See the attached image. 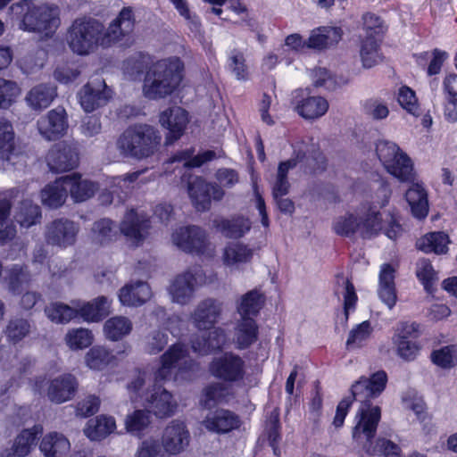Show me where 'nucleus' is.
I'll return each mask as SVG.
<instances>
[{"instance_id":"f8f14e48","label":"nucleus","mask_w":457,"mask_h":457,"mask_svg":"<svg viewBox=\"0 0 457 457\" xmlns=\"http://www.w3.org/2000/svg\"><path fill=\"white\" fill-rule=\"evenodd\" d=\"M209 372L212 377L228 384H237L245 378V362L234 353H225L212 360Z\"/></svg>"},{"instance_id":"4c0bfd02","label":"nucleus","mask_w":457,"mask_h":457,"mask_svg":"<svg viewBox=\"0 0 457 457\" xmlns=\"http://www.w3.org/2000/svg\"><path fill=\"white\" fill-rule=\"evenodd\" d=\"M116 360L112 352L104 345L91 347L84 357L86 366L91 370L101 371L112 365Z\"/></svg>"},{"instance_id":"bf43d9fd","label":"nucleus","mask_w":457,"mask_h":457,"mask_svg":"<svg viewBox=\"0 0 457 457\" xmlns=\"http://www.w3.org/2000/svg\"><path fill=\"white\" fill-rule=\"evenodd\" d=\"M381 39L365 38L361 45L360 55L362 64L366 68H371L381 59L379 53V42Z\"/></svg>"},{"instance_id":"37998d69","label":"nucleus","mask_w":457,"mask_h":457,"mask_svg":"<svg viewBox=\"0 0 457 457\" xmlns=\"http://www.w3.org/2000/svg\"><path fill=\"white\" fill-rule=\"evenodd\" d=\"M405 197L414 217L422 219L427 216L428 212V197L421 185H412L406 192Z\"/></svg>"},{"instance_id":"cd10ccee","label":"nucleus","mask_w":457,"mask_h":457,"mask_svg":"<svg viewBox=\"0 0 457 457\" xmlns=\"http://www.w3.org/2000/svg\"><path fill=\"white\" fill-rule=\"evenodd\" d=\"M73 303L78 308V316L83 320L98 322L110 313L112 300L106 296H98L87 303L73 301Z\"/></svg>"},{"instance_id":"2f4dec72","label":"nucleus","mask_w":457,"mask_h":457,"mask_svg":"<svg viewBox=\"0 0 457 457\" xmlns=\"http://www.w3.org/2000/svg\"><path fill=\"white\" fill-rule=\"evenodd\" d=\"M40 197L42 204L49 208L56 209L62 206L68 197L66 177L62 176L47 184L41 190Z\"/></svg>"},{"instance_id":"b1692460","label":"nucleus","mask_w":457,"mask_h":457,"mask_svg":"<svg viewBox=\"0 0 457 457\" xmlns=\"http://www.w3.org/2000/svg\"><path fill=\"white\" fill-rule=\"evenodd\" d=\"M23 195L20 187H13L4 192L0 191V245H4L14 238L16 228L10 219L12 200Z\"/></svg>"},{"instance_id":"4d7b16f0","label":"nucleus","mask_w":457,"mask_h":457,"mask_svg":"<svg viewBox=\"0 0 457 457\" xmlns=\"http://www.w3.org/2000/svg\"><path fill=\"white\" fill-rule=\"evenodd\" d=\"M193 153L192 150L179 152L170 159V162H184L185 167H200L204 162L212 161L217 156L216 153L212 150H206L192 158Z\"/></svg>"},{"instance_id":"052dcab7","label":"nucleus","mask_w":457,"mask_h":457,"mask_svg":"<svg viewBox=\"0 0 457 457\" xmlns=\"http://www.w3.org/2000/svg\"><path fill=\"white\" fill-rule=\"evenodd\" d=\"M150 424L149 412L137 410L129 414L125 420V428L129 433L139 435Z\"/></svg>"},{"instance_id":"6ab92c4d","label":"nucleus","mask_w":457,"mask_h":457,"mask_svg":"<svg viewBox=\"0 0 457 457\" xmlns=\"http://www.w3.org/2000/svg\"><path fill=\"white\" fill-rule=\"evenodd\" d=\"M187 192L192 204L198 211L208 210L212 199L220 200L224 195L219 186L208 183L199 177L188 181Z\"/></svg>"},{"instance_id":"de8ad7c7","label":"nucleus","mask_w":457,"mask_h":457,"mask_svg":"<svg viewBox=\"0 0 457 457\" xmlns=\"http://www.w3.org/2000/svg\"><path fill=\"white\" fill-rule=\"evenodd\" d=\"M72 306L62 303H52L45 309L47 318L57 324H66L78 317V308L71 302Z\"/></svg>"},{"instance_id":"6e6552de","label":"nucleus","mask_w":457,"mask_h":457,"mask_svg":"<svg viewBox=\"0 0 457 457\" xmlns=\"http://www.w3.org/2000/svg\"><path fill=\"white\" fill-rule=\"evenodd\" d=\"M102 22L90 17L76 19L68 29L66 41L71 52L87 56L101 48Z\"/></svg>"},{"instance_id":"8fccbe9b","label":"nucleus","mask_w":457,"mask_h":457,"mask_svg":"<svg viewBox=\"0 0 457 457\" xmlns=\"http://www.w3.org/2000/svg\"><path fill=\"white\" fill-rule=\"evenodd\" d=\"M296 164L297 162L294 158L279 163L275 179L271 183L273 197L284 196L288 193L290 184L287 179V173Z\"/></svg>"},{"instance_id":"a878e982","label":"nucleus","mask_w":457,"mask_h":457,"mask_svg":"<svg viewBox=\"0 0 457 457\" xmlns=\"http://www.w3.org/2000/svg\"><path fill=\"white\" fill-rule=\"evenodd\" d=\"M152 297V290L146 282L137 280L123 286L118 293L120 303L124 306L137 307Z\"/></svg>"},{"instance_id":"5fc2aeb1","label":"nucleus","mask_w":457,"mask_h":457,"mask_svg":"<svg viewBox=\"0 0 457 457\" xmlns=\"http://www.w3.org/2000/svg\"><path fill=\"white\" fill-rule=\"evenodd\" d=\"M117 236V229L113 222L109 219H102L96 221L92 228V240L100 245L107 244Z\"/></svg>"},{"instance_id":"774afa93","label":"nucleus","mask_w":457,"mask_h":457,"mask_svg":"<svg viewBox=\"0 0 457 457\" xmlns=\"http://www.w3.org/2000/svg\"><path fill=\"white\" fill-rule=\"evenodd\" d=\"M145 68L144 57L140 54H136L124 61L122 69L124 74L129 79H137L140 77Z\"/></svg>"},{"instance_id":"338daca9","label":"nucleus","mask_w":457,"mask_h":457,"mask_svg":"<svg viewBox=\"0 0 457 457\" xmlns=\"http://www.w3.org/2000/svg\"><path fill=\"white\" fill-rule=\"evenodd\" d=\"M432 361L442 368H449L457 362V345H449L435 351Z\"/></svg>"},{"instance_id":"4468645a","label":"nucleus","mask_w":457,"mask_h":457,"mask_svg":"<svg viewBox=\"0 0 457 457\" xmlns=\"http://www.w3.org/2000/svg\"><path fill=\"white\" fill-rule=\"evenodd\" d=\"M294 110L304 120H317L326 114L329 104L326 98L311 96L307 89H297L293 93Z\"/></svg>"},{"instance_id":"f704fd0d","label":"nucleus","mask_w":457,"mask_h":457,"mask_svg":"<svg viewBox=\"0 0 457 457\" xmlns=\"http://www.w3.org/2000/svg\"><path fill=\"white\" fill-rule=\"evenodd\" d=\"M258 326L254 319H239L234 328L233 341L238 349H245L256 342Z\"/></svg>"},{"instance_id":"a211bd4d","label":"nucleus","mask_w":457,"mask_h":457,"mask_svg":"<svg viewBox=\"0 0 457 457\" xmlns=\"http://www.w3.org/2000/svg\"><path fill=\"white\" fill-rule=\"evenodd\" d=\"M39 134L46 140H56L67 133L68 115L63 107L58 106L41 116L37 122Z\"/></svg>"},{"instance_id":"aec40b11","label":"nucleus","mask_w":457,"mask_h":457,"mask_svg":"<svg viewBox=\"0 0 457 457\" xmlns=\"http://www.w3.org/2000/svg\"><path fill=\"white\" fill-rule=\"evenodd\" d=\"M150 228L148 216L141 210L131 209L126 212L120 225V232L133 245H139L145 238Z\"/></svg>"},{"instance_id":"1a4fd4ad","label":"nucleus","mask_w":457,"mask_h":457,"mask_svg":"<svg viewBox=\"0 0 457 457\" xmlns=\"http://www.w3.org/2000/svg\"><path fill=\"white\" fill-rule=\"evenodd\" d=\"M376 154L386 171L399 181L413 179V164L410 157L394 142L380 139L376 143Z\"/></svg>"},{"instance_id":"f257e3e1","label":"nucleus","mask_w":457,"mask_h":457,"mask_svg":"<svg viewBox=\"0 0 457 457\" xmlns=\"http://www.w3.org/2000/svg\"><path fill=\"white\" fill-rule=\"evenodd\" d=\"M197 369L187 348L182 344H174L161 356L160 367L154 371L153 380L145 370L137 369L131 373L127 385L128 395L132 402L145 403L148 412L156 417H170L178 403L170 392L158 384L170 379L174 372L176 380L190 379Z\"/></svg>"},{"instance_id":"7ed1b4c3","label":"nucleus","mask_w":457,"mask_h":457,"mask_svg":"<svg viewBox=\"0 0 457 457\" xmlns=\"http://www.w3.org/2000/svg\"><path fill=\"white\" fill-rule=\"evenodd\" d=\"M391 193L388 184L382 182L371 203H364L354 211L335 219L334 232L342 237H349L357 234L364 239H370L384 230L388 238H397L402 232L401 226L391 213H388L390 220L385 221V212L380 211L388 204Z\"/></svg>"},{"instance_id":"864d4df0","label":"nucleus","mask_w":457,"mask_h":457,"mask_svg":"<svg viewBox=\"0 0 457 457\" xmlns=\"http://www.w3.org/2000/svg\"><path fill=\"white\" fill-rule=\"evenodd\" d=\"M21 95V87L16 81L0 78V109H9Z\"/></svg>"},{"instance_id":"58836bf2","label":"nucleus","mask_w":457,"mask_h":457,"mask_svg":"<svg viewBox=\"0 0 457 457\" xmlns=\"http://www.w3.org/2000/svg\"><path fill=\"white\" fill-rule=\"evenodd\" d=\"M14 133L12 125L5 118L0 117V156L3 162L15 164L19 156L13 153Z\"/></svg>"},{"instance_id":"0e129e2a","label":"nucleus","mask_w":457,"mask_h":457,"mask_svg":"<svg viewBox=\"0 0 457 457\" xmlns=\"http://www.w3.org/2000/svg\"><path fill=\"white\" fill-rule=\"evenodd\" d=\"M135 457H164V452L159 440L151 436L139 444Z\"/></svg>"},{"instance_id":"a18cd8bd","label":"nucleus","mask_w":457,"mask_h":457,"mask_svg":"<svg viewBox=\"0 0 457 457\" xmlns=\"http://www.w3.org/2000/svg\"><path fill=\"white\" fill-rule=\"evenodd\" d=\"M262 295L257 290H252L244 295L237 306L241 319H253L262 306Z\"/></svg>"},{"instance_id":"2eb2a0df","label":"nucleus","mask_w":457,"mask_h":457,"mask_svg":"<svg viewBox=\"0 0 457 457\" xmlns=\"http://www.w3.org/2000/svg\"><path fill=\"white\" fill-rule=\"evenodd\" d=\"M46 163L54 172H65L77 167L78 148L71 141H62L54 145L46 155Z\"/></svg>"},{"instance_id":"412c9836","label":"nucleus","mask_w":457,"mask_h":457,"mask_svg":"<svg viewBox=\"0 0 457 457\" xmlns=\"http://www.w3.org/2000/svg\"><path fill=\"white\" fill-rule=\"evenodd\" d=\"M190 435L186 425L179 420L171 421L163 430L162 446L170 455H178L189 445Z\"/></svg>"},{"instance_id":"4be33fe9","label":"nucleus","mask_w":457,"mask_h":457,"mask_svg":"<svg viewBox=\"0 0 457 457\" xmlns=\"http://www.w3.org/2000/svg\"><path fill=\"white\" fill-rule=\"evenodd\" d=\"M159 121L162 127L168 129L166 144L170 145L184 134L189 121L188 113L179 106L170 107L160 113Z\"/></svg>"},{"instance_id":"9d476101","label":"nucleus","mask_w":457,"mask_h":457,"mask_svg":"<svg viewBox=\"0 0 457 457\" xmlns=\"http://www.w3.org/2000/svg\"><path fill=\"white\" fill-rule=\"evenodd\" d=\"M205 282L201 267H191L176 275L170 282L167 292L171 303L185 306L195 298L199 287Z\"/></svg>"},{"instance_id":"9b49d317","label":"nucleus","mask_w":457,"mask_h":457,"mask_svg":"<svg viewBox=\"0 0 457 457\" xmlns=\"http://www.w3.org/2000/svg\"><path fill=\"white\" fill-rule=\"evenodd\" d=\"M134 23L135 18L130 7H123L107 28L102 23L101 49H109L115 46H129Z\"/></svg>"},{"instance_id":"6e6d98bb","label":"nucleus","mask_w":457,"mask_h":457,"mask_svg":"<svg viewBox=\"0 0 457 457\" xmlns=\"http://www.w3.org/2000/svg\"><path fill=\"white\" fill-rule=\"evenodd\" d=\"M228 68L237 80L245 81L249 79V69L245 63L244 53L232 49L228 57Z\"/></svg>"},{"instance_id":"423d86ee","label":"nucleus","mask_w":457,"mask_h":457,"mask_svg":"<svg viewBox=\"0 0 457 457\" xmlns=\"http://www.w3.org/2000/svg\"><path fill=\"white\" fill-rule=\"evenodd\" d=\"M183 70V62L178 57H169L153 63L145 76L144 96L151 100L170 96L182 81Z\"/></svg>"},{"instance_id":"dca6fc26","label":"nucleus","mask_w":457,"mask_h":457,"mask_svg":"<svg viewBox=\"0 0 457 457\" xmlns=\"http://www.w3.org/2000/svg\"><path fill=\"white\" fill-rule=\"evenodd\" d=\"M112 88L103 79L96 78L80 89L79 98L83 110L91 112L105 105L112 99Z\"/></svg>"},{"instance_id":"ea45409f","label":"nucleus","mask_w":457,"mask_h":457,"mask_svg":"<svg viewBox=\"0 0 457 457\" xmlns=\"http://www.w3.org/2000/svg\"><path fill=\"white\" fill-rule=\"evenodd\" d=\"M228 384L213 382L204 390L202 404L204 408H212L219 403H228L232 395V388Z\"/></svg>"},{"instance_id":"c756f323","label":"nucleus","mask_w":457,"mask_h":457,"mask_svg":"<svg viewBox=\"0 0 457 457\" xmlns=\"http://www.w3.org/2000/svg\"><path fill=\"white\" fill-rule=\"evenodd\" d=\"M56 96L55 86L51 83H40L29 90L25 101L32 110L41 111L47 108Z\"/></svg>"},{"instance_id":"bb28decb","label":"nucleus","mask_w":457,"mask_h":457,"mask_svg":"<svg viewBox=\"0 0 457 457\" xmlns=\"http://www.w3.org/2000/svg\"><path fill=\"white\" fill-rule=\"evenodd\" d=\"M203 424L209 431L225 434L237 428L240 425V420L234 412L225 409H219L209 412Z\"/></svg>"},{"instance_id":"49530a36","label":"nucleus","mask_w":457,"mask_h":457,"mask_svg":"<svg viewBox=\"0 0 457 457\" xmlns=\"http://www.w3.org/2000/svg\"><path fill=\"white\" fill-rule=\"evenodd\" d=\"M450 243L444 232H432L425 235L417 242V247L425 253H445Z\"/></svg>"},{"instance_id":"603ef678","label":"nucleus","mask_w":457,"mask_h":457,"mask_svg":"<svg viewBox=\"0 0 457 457\" xmlns=\"http://www.w3.org/2000/svg\"><path fill=\"white\" fill-rule=\"evenodd\" d=\"M5 278L9 290L15 295L21 294L29 285L31 276L22 266L14 264L7 270Z\"/></svg>"},{"instance_id":"680f3d73","label":"nucleus","mask_w":457,"mask_h":457,"mask_svg":"<svg viewBox=\"0 0 457 457\" xmlns=\"http://www.w3.org/2000/svg\"><path fill=\"white\" fill-rule=\"evenodd\" d=\"M416 275L423 285L424 289L431 293L433 291L434 283L437 280V277L429 261L422 259L418 262Z\"/></svg>"},{"instance_id":"7c9ffc66","label":"nucleus","mask_w":457,"mask_h":457,"mask_svg":"<svg viewBox=\"0 0 457 457\" xmlns=\"http://www.w3.org/2000/svg\"><path fill=\"white\" fill-rule=\"evenodd\" d=\"M115 429V419L112 416L102 414L88 420L83 432L89 440L101 441L113 433Z\"/></svg>"},{"instance_id":"69168bd1","label":"nucleus","mask_w":457,"mask_h":457,"mask_svg":"<svg viewBox=\"0 0 457 457\" xmlns=\"http://www.w3.org/2000/svg\"><path fill=\"white\" fill-rule=\"evenodd\" d=\"M392 342L398 356L405 361H413L420 353V346L415 341L398 337L397 339H392Z\"/></svg>"},{"instance_id":"20e7f679","label":"nucleus","mask_w":457,"mask_h":457,"mask_svg":"<svg viewBox=\"0 0 457 457\" xmlns=\"http://www.w3.org/2000/svg\"><path fill=\"white\" fill-rule=\"evenodd\" d=\"M47 0H18L10 7L11 17L18 28L42 37H52L61 24L57 6L45 4Z\"/></svg>"},{"instance_id":"c85d7f7f","label":"nucleus","mask_w":457,"mask_h":457,"mask_svg":"<svg viewBox=\"0 0 457 457\" xmlns=\"http://www.w3.org/2000/svg\"><path fill=\"white\" fill-rule=\"evenodd\" d=\"M253 249L241 242L228 243L223 249L222 262L230 271L240 270L251 262Z\"/></svg>"},{"instance_id":"f03ea898","label":"nucleus","mask_w":457,"mask_h":457,"mask_svg":"<svg viewBox=\"0 0 457 457\" xmlns=\"http://www.w3.org/2000/svg\"><path fill=\"white\" fill-rule=\"evenodd\" d=\"M387 375L378 370L369 378L361 377L351 387V394L360 403L354 418L353 439L368 455H385L387 452L386 443H393L386 438L373 441L378 425L381 419V409L370 400L378 397L385 390Z\"/></svg>"},{"instance_id":"e2e57ef3","label":"nucleus","mask_w":457,"mask_h":457,"mask_svg":"<svg viewBox=\"0 0 457 457\" xmlns=\"http://www.w3.org/2000/svg\"><path fill=\"white\" fill-rule=\"evenodd\" d=\"M397 101L403 109L411 115L415 117L420 115L421 112L417 97L414 91L410 87L403 86L399 88Z\"/></svg>"},{"instance_id":"ddd939ff","label":"nucleus","mask_w":457,"mask_h":457,"mask_svg":"<svg viewBox=\"0 0 457 457\" xmlns=\"http://www.w3.org/2000/svg\"><path fill=\"white\" fill-rule=\"evenodd\" d=\"M172 244L179 250L195 255H204L210 251L205 230L197 226L176 228L171 234Z\"/></svg>"},{"instance_id":"f3484780","label":"nucleus","mask_w":457,"mask_h":457,"mask_svg":"<svg viewBox=\"0 0 457 457\" xmlns=\"http://www.w3.org/2000/svg\"><path fill=\"white\" fill-rule=\"evenodd\" d=\"M79 231V224L68 219H56L46 228L45 238L47 244L67 248L75 244Z\"/></svg>"},{"instance_id":"0eeeda50","label":"nucleus","mask_w":457,"mask_h":457,"mask_svg":"<svg viewBox=\"0 0 457 457\" xmlns=\"http://www.w3.org/2000/svg\"><path fill=\"white\" fill-rule=\"evenodd\" d=\"M161 142L159 132L148 124L127 128L116 142L117 149L125 157L144 159L153 155Z\"/></svg>"},{"instance_id":"72a5a7b5","label":"nucleus","mask_w":457,"mask_h":457,"mask_svg":"<svg viewBox=\"0 0 457 457\" xmlns=\"http://www.w3.org/2000/svg\"><path fill=\"white\" fill-rule=\"evenodd\" d=\"M70 449L69 439L56 431L46 434L39 445V450L46 457H62L69 453Z\"/></svg>"},{"instance_id":"393cba45","label":"nucleus","mask_w":457,"mask_h":457,"mask_svg":"<svg viewBox=\"0 0 457 457\" xmlns=\"http://www.w3.org/2000/svg\"><path fill=\"white\" fill-rule=\"evenodd\" d=\"M77 378L71 373L62 374L50 380L47 397L54 403H62L73 398L78 390Z\"/></svg>"},{"instance_id":"09e8293b","label":"nucleus","mask_w":457,"mask_h":457,"mask_svg":"<svg viewBox=\"0 0 457 457\" xmlns=\"http://www.w3.org/2000/svg\"><path fill=\"white\" fill-rule=\"evenodd\" d=\"M336 295L344 300L345 320H348L349 312L355 308L357 295L353 285L344 276H338L335 289Z\"/></svg>"},{"instance_id":"13d9d810","label":"nucleus","mask_w":457,"mask_h":457,"mask_svg":"<svg viewBox=\"0 0 457 457\" xmlns=\"http://www.w3.org/2000/svg\"><path fill=\"white\" fill-rule=\"evenodd\" d=\"M373 327L368 320L353 327L346 340V346L348 349H354L361 347L371 337Z\"/></svg>"},{"instance_id":"79ce46f5","label":"nucleus","mask_w":457,"mask_h":457,"mask_svg":"<svg viewBox=\"0 0 457 457\" xmlns=\"http://www.w3.org/2000/svg\"><path fill=\"white\" fill-rule=\"evenodd\" d=\"M43 432L41 425H35L30 428L23 429L15 438L12 452L18 457L27 456L32 447L36 445L37 439Z\"/></svg>"},{"instance_id":"473e14b6","label":"nucleus","mask_w":457,"mask_h":457,"mask_svg":"<svg viewBox=\"0 0 457 457\" xmlns=\"http://www.w3.org/2000/svg\"><path fill=\"white\" fill-rule=\"evenodd\" d=\"M66 186L71 197L76 203L84 202L94 195L97 186L93 181L83 178L79 173L66 175Z\"/></svg>"},{"instance_id":"5701e85b","label":"nucleus","mask_w":457,"mask_h":457,"mask_svg":"<svg viewBox=\"0 0 457 457\" xmlns=\"http://www.w3.org/2000/svg\"><path fill=\"white\" fill-rule=\"evenodd\" d=\"M183 320L179 316H172L167 321V328L152 329L145 338V351L149 354H157L162 352L169 342V330L174 337L179 336L181 331Z\"/></svg>"},{"instance_id":"3c124183","label":"nucleus","mask_w":457,"mask_h":457,"mask_svg":"<svg viewBox=\"0 0 457 457\" xmlns=\"http://www.w3.org/2000/svg\"><path fill=\"white\" fill-rule=\"evenodd\" d=\"M64 342L72 351L83 350L92 345L94 342V335L88 328H71L64 336Z\"/></svg>"},{"instance_id":"c9c22d12","label":"nucleus","mask_w":457,"mask_h":457,"mask_svg":"<svg viewBox=\"0 0 457 457\" xmlns=\"http://www.w3.org/2000/svg\"><path fill=\"white\" fill-rule=\"evenodd\" d=\"M213 224L225 237L230 238L244 237L250 231L252 227L251 220L243 216H237L228 220H215Z\"/></svg>"},{"instance_id":"c03bdc74","label":"nucleus","mask_w":457,"mask_h":457,"mask_svg":"<svg viewBox=\"0 0 457 457\" xmlns=\"http://www.w3.org/2000/svg\"><path fill=\"white\" fill-rule=\"evenodd\" d=\"M14 219L21 228H29L40 222V207L30 200H23L17 208Z\"/></svg>"},{"instance_id":"39448f33","label":"nucleus","mask_w":457,"mask_h":457,"mask_svg":"<svg viewBox=\"0 0 457 457\" xmlns=\"http://www.w3.org/2000/svg\"><path fill=\"white\" fill-rule=\"evenodd\" d=\"M222 308L220 303L208 298L201 301L190 315L192 324L199 331L200 337L192 340V349L199 355H206L222 348L228 341L225 329L216 328Z\"/></svg>"},{"instance_id":"e433bc0d","label":"nucleus","mask_w":457,"mask_h":457,"mask_svg":"<svg viewBox=\"0 0 457 457\" xmlns=\"http://www.w3.org/2000/svg\"><path fill=\"white\" fill-rule=\"evenodd\" d=\"M133 329L132 321L125 316L117 315L108 319L103 327L106 339L116 342L129 336Z\"/></svg>"},{"instance_id":"a19ab883","label":"nucleus","mask_w":457,"mask_h":457,"mask_svg":"<svg viewBox=\"0 0 457 457\" xmlns=\"http://www.w3.org/2000/svg\"><path fill=\"white\" fill-rule=\"evenodd\" d=\"M342 37V31L336 27H321L313 29L308 39L310 48L323 49L337 44Z\"/></svg>"}]
</instances>
